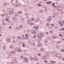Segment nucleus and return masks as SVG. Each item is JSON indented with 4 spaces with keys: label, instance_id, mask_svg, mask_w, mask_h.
Returning a JSON list of instances; mask_svg holds the SVG:
<instances>
[{
    "label": "nucleus",
    "instance_id": "1",
    "mask_svg": "<svg viewBox=\"0 0 64 64\" xmlns=\"http://www.w3.org/2000/svg\"><path fill=\"white\" fill-rule=\"evenodd\" d=\"M18 2L17 0H12V3L13 5H16L17 4Z\"/></svg>",
    "mask_w": 64,
    "mask_h": 64
},
{
    "label": "nucleus",
    "instance_id": "2",
    "mask_svg": "<svg viewBox=\"0 0 64 64\" xmlns=\"http://www.w3.org/2000/svg\"><path fill=\"white\" fill-rule=\"evenodd\" d=\"M14 50L16 51H17L20 52H22V50L20 48H16L15 49H14Z\"/></svg>",
    "mask_w": 64,
    "mask_h": 64
},
{
    "label": "nucleus",
    "instance_id": "3",
    "mask_svg": "<svg viewBox=\"0 0 64 64\" xmlns=\"http://www.w3.org/2000/svg\"><path fill=\"white\" fill-rule=\"evenodd\" d=\"M9 9V10L10 11V14H11V15L13 14H14V11H13V10H11L12 9V8H10Z\"/></svg>",
    "mask_w": 64,
    "mask_h": 64
},
{
    "label": "nucleus",
    "instance_id": "4",
    "mask_svg": "<svg viewBox=\"0 0 64 64\" xmlns=\"http://www.w3.org/2000/svg\"><path fill=\"white\" fill-rule=\"evenodd\" d=\"M12 19L13 21H17V18L14 16L12 17Z\"/></svg>",
    "mask_w": 64,
    "mask_h": 64
},
{
    "label": "nucleus",
    "instance_id": "5",
    "mask_svg": "<svg viewBox=\"0 0 64 64\" xmlns=\"http://www.w3.org/2000/svg\"><path fill=\"white\" fill-rule=\"evenodd\" d=\"M24 61L25 62H26V63H27V62L29 61L28 59L27 58H24Z\"/></svg>",
    "mask_w": 64,
    "mask_h": 64
},
{
    "label": "nucleus",
    "instance_id": "6",
    "mask_svg": "<svg viewBox=\"0 0 64 64\" xmlns=\"http://www.w3.org/2000/svg\"><path fill=\"white\" fill-rule=\"evenodd\" d=\"M52 19V17H51L50 16L48 17V19L47 20V21H49V22H50L51 20V19Z\"/></svg>",
    "mask_w": 64,
    "mask_h": 64
},
{
    "label": "nucleus",
    "instance_id": "7",
    "mask_svg": "<svg viewBox=\"0 0 64 64\" xmlns=\"http://www.w3.org/2000/svg\"><path fill=\"white\" fill-rule=\"evenodd\" d=\"M39 21H40V19L39 18H38L35 20V22H39Z\"/></svg>",
    "mask_w": 64,
    "mask_h": 64
},
{
    "label": "nucleus",
    "instance_id": "8",
    "mask_svg": "<svg viewBox=\"0 0 64 64\" xmlns=\"http://www.w3.org/2000/svg\"><path fill=\"white\" fill-rule=\"evenodd\" d=\"M42 58L44 60H45L46 59V56H43L42 57Z\"/></svg>",
    "mask_w": 64,
    "mask_h": 64
},
{
    "label": "nucleus",
    "instance_id": "9",
    "mask_svg": "<svg viewBox=\"0 0 64 64\" xmlns=\"http://www.w3.org/2000/svg\"><path fill=\"white\" fill-rule=\"evenodd\" d=\"M34 59L36 61H38V57L37 56L34 57Z\"/></svg>",
    "mask_w": 64,
    "mask_h": 64
},
{
    "label": "nucleus",
    "instance_id": "10",
    "mask_svg": "<svg viewBox=\"0 0 64 64\" xmlns=\"http://www.w3.org/2000/svg\"><path fill=\"white\" fill-rule=\"evenodd\" d=\"M12 62L13 63H17V60H12Z\"/></svg>",
    "mask_w": 64,
    "mask_h": 64
},
{
    "label": "nucleus",
    "instance_id": "11",
    "mask_svg": "<svg viewBox=\"0 0 64 64\" xmlns=\"http://www.w3.org/2000/svg\"><path fill=\"white\" fill-rule=\"evenodd\" d=\"M10 52L12 54H15V53H16V52H15V51H10Z\"/></svg>",
    "mask_w": 64,
    "mask_h": 64
},
{
    "label": "nucleus",
    "instance_id": "12",
    "mask_svg": "<svg viewBox=\"0 0 64 64\" xmlns=\"http://www.w3.org/2000/svg\"><path fill=\"white\" fill-rule=\"evenodd\" d=\"M6 16L7 17H10V14H9L8 13H6Z\"/></svg>",
    "mask_w": 64,
    "mask_h": 64
},
{
    "label": "nucleus",
    "instance_id": "13",
    "mask_svg": "<svg viewBox=\"0 0 64 64\" xmlns=\"http://www.w3.org/2000/svg\"><path fill=\"white\" fill-rule=\"evenodd\" d=\"M50 62L52 64H55V63H56V62H55V61L52 60L50 61Z\"/></svg>",
    "mask_w": 64,
    "mask_h": 64
},
{
    "label": "nucleus",
    "instance_id": "14",
    "mask_svg": "<svg viewBox=\"0 0 64 64\" xmlns=\"http://www.w3.org/2000/svg\"><path fill=\"white\" fill-rule=\"evenodd\" d=\"M30 20L32 21L31 22H33L35 21V18H31Z\"/></svg>",
    "mask_w": 64,
    "mask_h": 64
},
{
    "label": "nucleus",
    "instance_id": "15",
    "mask_svg": "<svg viewBox=\"0 0 64 64\" xmlns=\"http://www.w3.org/2000/svg\"><path fill=\"white\" fill-rule=\"evenodd\" d=\"M7 4H8V3H7V2H5L4 3L3 5L4 6H6Z\"/></svg>",
    "mask_w": 64,
    "mask_h": 64
},
{
    "label": "nucleus",
    "instance_id": "16",
    "mask_svg": "<svg viewBox=\"0 0 64 64\" xmlns=\"http://www.w3.org/2000/svg\"><path fill=\"white\" fill-rule=\"evenodd\" d=\"M10 47L11 49H13L14 48V46L12 44H11L10 46Z\"/></svg>",
    "mask_w": 64,
    "mask_h": 64
},
{
    "label": "nucleus",
    "instance_id": "17",
    "mask_svg": "<svg viewBox=\"0 0 64 64\" xmlns=\"http://www.w3.org/2000/svg\"><path fill=\"white\" fill-rule=\"evenodd\" d=\"M6 40L8 42H10L11 41L10 39V38H7L6 39Z\"/></svg>",
    "mask_w": 64,
    "mask_h": 64
},
{
    "label": "nucleus",
    "instance_id": "18",
    "mask_svg": "<svg viewBox=\"0 0 64 64\" xmlns=\"http://www.w3.org/2000/svg\"><path fill=\"white\" fill-rule=\"evenodd\" d=\"M38 46L39 47H42V44L39 43L38 44Z\"/></svg>",
    "mask_w": 64,
    "mask_h": 64
},
{
    "label": "nucleus",
    "instance_id": "19",
    "mask_svg": "<svg viewBox=\"0 0 64 64\" xmlns=\"http://www.w3.org/2000/svg\"><path fill=\"white\" fill-rule=\"evenodd\" d=\"M37 32V31H34V30H33L32 31V33H33V34H36V33L35 32Z\"/></svg>",
    "mask_w": 64,
    "mask_h": 64
},
{
    "label": "nucleus",
    "instance_id": "20",
    "mask_svg": "<svg viewBox=\"0 0 64 64\" xmlns=\"http://www.w3.org/2000/svg\"><path fill=\"white\" fill-rule=\"evenodd\" d=\"M56 56L58 57H61V55L59 54H56Z\"/></svg>",
    "mask_w": 64,
    "mask_h": 64
},
{
    "label": "nucleus",
    "instance_id": "21",
    "mask_svg": "<svg viewBox=\"0 0 64 64\" xmlns=\"http://www.w3.org/2000/svg\"><path fill=\"white\" fill-rule=\"evenodd\" d=\"M40 36H44V34H43L42 33H40Z\"/></svg>",
    "mask_w": 64,
    "mask_h": 64
},
{
    "label": "nucleus",
    "instance_id": "22",
    "mask_svg": "<svg viewBox=\"0 0 64 64\" xmlns=\"http://www.w3.org/2000/svg\"><path fill=\"white\" fill-rule=\"evenodd\" d=\"M46 54H50L51 53V52H46Z\"/></svg>",
    "mask_w": 64,
    "mask_h": 64
},
{
    "label": "nucleus",
    "instance_id": "23",
    "mask_svg": "<svg viewBox=\"0 0 64 64\" xmlns=\"http://www.w3.org/2000/svg\"><path fill=\"white\" fill-rule=\"evenodd\" d=\"M27 22L28 23H29V24L31 23L30 21V20H27Z\"/></svg>",
    "mask_w": 64,
    "mask_h": 64
},
{
    "label": "nucleus",
    "instance_id": "24",
    "mask_svg": "<svg viewBox=\"0 0 64 64\" xmlns=\"http://www.w3.org/2000/svg\"><path fill=\"white\" fill-rule=\"evenodd\" d=\"M64 22H62L60 24V26H63V24H64Z\"/></svg>",
    "mask_w": 64,
    "mask_h": 64
},
{
    "label": "nucleus",
    "instance_id": "25",
    "mask_svg": "<svg viewBox=\"0 0 64 64\" xmlns=\"http://www.w3.org/2000/svg\"><path fill=\"white\" fill-rule=\"evenodd\" d=\"M58 9L59 10H62V8L61 7H58Z\"/></svg>",
    "mask_w": 64,
    "mask_h": 64
},
{
    "label": "nucleus",
    "instance_id": "26",
    "mask_svg": "<svg viewBox=\"0 0 64 64\" xmlns=\"http://www.w3.org/2000/svg\"><path fill=\"white\" fill-rule=\"evenodd\" d=\"M18 14H22V12L21 11H19L18 12Z\"/></svg>",
    "mask_w": 64,
    "mask_h": 64
},
{
    "label": "nucleus",
    "instance_id": "27",
    "mask_svg": "<svg viewBox=\"0 0 64 64\" xmlns=\"http://www.w3.org/2000/svg\"><path fill=\"white\" fill-rule=\"evenodd\" d=\"M43 22H39V24H43Z\"/></svg>",
    "mask_w": 64,
    "mask_h": 64
},
{
    "label": "nucleus",
    "instance_id": "28",
    "mask_svg": "<svg viewBox=\"0 0 64 64\" xmlns=\"http://www.w3.org/2000/svg\"><path fill=\"white\" fill-rule=\"evenodd\" d=\"M40 13H43V12H44V11H43V10H42L40 11Z\"/></svg>",
    "mask_w": 64,
    "mask_h": 64
},
{
    "label": "nucleus",
    "instance_id": "29",
    "mask_svg": "<svg viewBox=\"0 0 64 64\" xmlns=\"http://www.w3.org/2000/svg\"><path fill=\"white\" fill-rule=\"evenodd\" d=\"M52 11H53L55 12V11H56V9H55V8H53L52 9Z\"/></svg>",
    "mask_w": 64,
    "mask_h": 64
},
{
    "label": "nucleus",
    "instance_id": "30",
    "mask_svg": "<svg viewBox=\"0 0 64 64\" xmlns=\"http://www.w3.org/2000/svg\"><path fill=\"white\" fill-rule=\"evenodd\" d=\"M30 59L31 60H33V58L32 57H30Z\"/></svg>",
    "mask_w": 64,
    "mask_h": 64
},
{
    "label": "nucleus",
    "instance_id": "31",
    "mask_svg": "<svg viewBox=\"0 0 64 64\" xmlns=\"http://www.w3.org/2000/svg\"><path fill=\"white\" fill-rule=\"evenodd\" d=\"M30 25H34V23H30Z\"/></svg>",
    "mask_w": 64,
    "mask_h": 64
},
{
    "label": "nucleus",
    "instance_id": "32",
    "mask_svg": "<svg viewBox=\"0 0 64 64\" xmlns=\"http://www.w3.org/2000/svg\"><path fill=\"white\" fill-rule=\"evenodd\" d=\"M17 6H18V7L20 6V4H18Z\"/></svg>",
    "mask_w": 64,
    "mask_h": 64
},
{
    "label": "nucleus",
    "instance_id": "33",
    "mask_svg": "<svg viewBox=\"0 0 64 64\" xmlns=\"http://www.w3.org/2000/svg\"><path fill=\"white\" fill-rule=\"evenodd\" d=\"M6 48V47L5 46H4L3 48L4 50H5V48Z\"/></svg>",
    "mask_w": 64,
    "mask_h": 64
},
{
    "label": "nucleus",
    "instance_id": "34",
    "mask_svg": "<svg viewBox=\"0 0 64 64\" xmlns=\"http://www.w3.org/2000/svg\"><path fill=\"white\" fill-rule=\"evenodd\" d=\"M25 46V44H22V47H24Z\"/></svg>",
    "mask_w": 64,
    "mask_h": 64
},
{
    "label": "nucleus",
    "instance_id": "35",
    "mask_svg": "<svg viewBox=\"0 0 64 64\" xmlns=\"http://www.w3.org/2000/svg\"><path fill=\"white\" fill-rule=\"evenodd\" d=\"M6 20L7 21H9V19L6 18Z\"/></svg>",
    "mask_w": 64,
    "mask_h": 64
},
{
    "label": "nucleus",
    "instance_id": "36",
    "mask_svg": "<svg viewBox=\"0 0 64 64\" xmlns=\"http://www.w3.org/2000/svg\"><path fill=\"white\" fill-rule=\"evenodd\" d=\"M23 0L25 2H27V0Z\"/></svg>",
    "mask_w": 64,
    "mask_h": 64
},
{
    "label": "nucleus",
    "instance_id": "37",
    "mask_svg": "<svg viewBox=\"0 0 64 64\" xmlns=\"http://www.w3.org/2000/svg\"><path fill=\"white\" fill-rule=\"evenodd\" d=\"M61 52H64V49H62L61 50Z\"/></svg>",
    "mask_w": 64,
    "mask_h": 64
},
{
    "label": "nucleus",
    "instance_id": "38",
    "mask_svg": "<svg viewBox=\"0 0 64 64\" xmlns=\"http://www.w3.org/2000/svg\"><path fill=\"white\" fill-rule=\"evenodd\" d=\"M51 26H55V25H54V24H51Z\"/></svg>",
    "mask_w": 64,
    "mask_h": 64
},
{
    "label": "nucleus",
    "instance_id": "39",
    "mask_svg": "<svg viewBox=\"0 0 64 64\" xmlns=\"http://www.w3.org/2000/svg\"><path fill=\"white\" fill-rule=\"evenodd\" d=\"M46 35H48L49 34V32H46Z\"/></svg>",
    "mask_w": 64,
    "mask_h": 64
},
{
    "label": "nucleus",
    "instance_id": "40",
    "mask_svg": "<svg viewBox=\"0 0 64 64\" xmlns=\"http://www.w3.org/2000/svg\"><path fill=\"white\" fill-rule=\"evenodd\" d=\"M52 2H50V1H49L48 2V3H49V4H51V3Z\"/></svg>",
    "mask_w": 64,
    "mask_h": 64
},
{
    "label": "nucleus",
    "instance_id": "41",
    "mask_svg": "<svg viewBox=\"0 0 64 64\" xmlns=\"http://www.w3.org/2000/svg\"><path fill=\"white\" fill-rule=\"evenodd\" d=\"M26 37H28V35H27V34H26Z\"/></svg>",
    "mask_w": 64,
    "mask_h": 64
},
{
    "label": "nucleus",
    "instance_id": "42",
    "mask_svg": "<svg viewBox=\"0 0 64 64\" xmlns=\"http://www.w3.org/2000/svg\"><path fill=\"white\" fill-rule=\"evenodd\" d=\"M61 21H60L58 23V24H61Z\"/></svg>",
    "mask_w": 64,
    "mask_h": 64
},
{
    "label": "nucleus",
    "instance_id": "43",
    "mask_svg": "<svg viewBox=\"0 0 64 64\" xmlns=\"http://www.w3.org/2000/svg\"><path fill=\"white\" fill-rule=\"evenodd\" d=\"M54 5H55V4L54 3H52V6H54Z\"/></svg>",
    "mask_w": 64,
    "mask_h": 64
},
{
    "label": "nucleus",
    "instance_id": "44",
    "mask_svg": "<svg viewBox=\"0 0 64 64\" xmlns=\"http://www.w3.org/2000/svg\"><path fill=\"white\" fill-rule=\"evenodd\" d=\"M22 27H23L22 25H21L20 27V28H22Z\"/></svg>",
    "mask_w": 64,
    "mask_h": 64
},
{
    "label": "nucleus",
    "instance_id": "45",
    "mask_svg": "<svg viewBox=\"0 0 64 64\" xmlns=\"http://www.w3.org/2000/svg\"><path fill=\"white\" fill-rule=\"evenodd\" d=\"M21 20L22 21H24V18H22L21 19Z\"/></svg>",
    "mask_w": 64,
    "mask_h": 64
},
{
    "label": "nucleus",
    "instance_id": "46",
    "mask_svg": "<svg viewBox=\"0 0 64 64\" xmlns=\"http://www.w3.org/2000/svg\"><path fill=\"white\" fill-rule=\"evenodd\" d=\"M38 6H41V5L40 4H38Z\"/></svg>",
    "mask_w": 64,
    "mask_h": 64
},
{
    "label": "nucleus",
    "instance_id": "47",
    "mask_svg": "<svg viewBox=\"0 0 64 64\" xmlns=\"http://www.w3.org/2000/svg\"><path fill=\"white\" fill-rule=\"evenodd\" d=\"M38 55L39 56H41V54H38Z\"/></svg>",
    "mask_w": 64,
    "mask_h": 64
},
{
    "label": "nucleus",
    "instance_id": "48",
    "mask_svg": "<svg viewBox=\"0 0 64 64\" xmlns=\"http://www.w3.org/2000/svg\"><path fill=\"white\" fill-rule=\"evenodd\" d=\"M23 57H24L23 56H21V58H22V59H23Z\"/></svg>",
    "mask_w": 64,
    "mask_h": 64
},
{
    "label": "nucleus",
    "instance_id": "49",
    "mask_svg": "<svg viewBox=\"0 0 64 64\" xmlns=\"http://www.w3.org/2000/svg\"><path fill=\"white\" fill-rule=\"evenodd\" d=\"M48 62V61H47V60L44 61V62H45V63H47V62Z\"/></svg>",
    "mask_w": 64,
    "mask_h": 64
},
{
    "label": "nucleus",
    "instance_id": "50",
    "mask_svg": "<svg viewBox=\"0 0 64 64\" xmlns=\"http://www.w3.org/2000/svg\"><path fill=\"white\" fill-rule=\"evenodd\" d=\"M60 42H61V41H60V42H57V43H60Z\"/></svg>",
    "mask_w": 64,
    "mask_h": 64
},
{
    "label": "nucleus",
    "instance_id": "51",
    "mask_svg": "<svg viewBox=\"0 0 64 64\" xmlns=\"http://www.w3.org/2000/svg\"><path fill=\"white\" fill-rule=\"evenodd\" d=\"M62 36V34H60L59 35V36Z\"/></svg>",
    "mask_w": 64,
    "mask_h": 64
},
{
    "label": "nucleus",
    "instance_id": "52",
    "mask_svg": "<svg viewBox=\"0 0 64 64\" xmlns=\"http://www.w3.org/2000/svg\"><path fill=\"white\" fill-rule=\"evenodd\" d=\"M3 11L4 12H6V10H3Z\"/></svg>",
    "mask_w": 64,
    "mask_h": 64
},
{
    "label": "nucleus",
    "instance_id": "53",
    "mask_svg": "<svg viewBox=\"0 0 64 64\" xmlns=\"http://www.w3.org/2000/svg\"><path fill=\"white\" fill-rule=\"evenodd\" d=\"M16 28L17 29H19V28L18 27H16Z\"/></svg>",
    "mask_w": 64,
    "mask_h": 64
},
{
    "label": "nucleus",
    "instance_id": "54",
    "mask_svg": "<svg viewBox=\"0 0 64 64\" xmlns=\"http://www.w3.org/2000/svg\"><path fill=\"white\" fill-rule=\"evenodd\" d=\"M62 31H64V28H62Z\"/></svg>",
    "mask_w": 64,
    "mask_h": 64
},
{
    "label": "nucleus",
    "instance_id": "55",
    "mask_svg": "<svg viewBox=\"0 0 64 64\" xmlns=\"http://www.w3.org/2000/svg\"><path fill=\"white\" fill-rule=\"evenodd\" d=\"M36 36H34V38H36Z\"/></svg>",
    "mask_w": 64,
    "mask_h": 64
},
{
    "label": "nucleus",
    "instance_id": "56",
    "mask_svg": "<svg viewBox=\"0 0 64 64\" xmlns=\"http://www.w3.org/2000/svg\"><path fill=\"white\" fill-rule=\"evenodd\" d=\"M62 14H64V12H62Z\"/></svg>",
    "mask_w": 64,
    "mask_h": 64
},
{
    "label": "nucleus",
    "instance_id": "57",
    "mask_svg": "<svg viewBox=\"0 0 64 64\" xmlns=\"http://www.w3.org/2000/svg\"><path fill=\"white\" fill-rule=\"evenodd\" d=\"M1 29H2V27L1 26H0V30H1Z\"/></svg>",
    "mask_w": 64,
    "mask_h": 64
},
{
    "label": "nucleus",
    "instance_id": "58",
    "mask_svg": "<svg viewBox=\"0 0 64 64\" xmlns=\"http://www.w3.org/2000/svg\"><path fill=\"white\" fill-rule=\"evenodd\" d=\"M42 50H42V51H44V50H45L44 49H42Z\"/></svg>",
    "mask_w": 64,
    "mask_h": 64
},
{
    "label": "nucleus",
    "instance_id": "59",
    "mask_svg": "<svg viewBox=\"0 0 64 64\" xmlns=\"http://www.w3.org/2000/svg\"><path fill=\"white\" fill-rule=\"evenodd\" d=\"M52 31L51 30L50 31V33H52Z\"/></svg>",
    "mask_w": 64,
    "mask_h": 64
},
{
    "label": "nucleus",
    "instance_id": "60",
    "mask_svg": "<svg viewBox=\"0 0 64 64\" xmlns=\"http://www.w3.org/2000/svg\"><path fill=\"white\" fill-rule=\"evenodd\" d=\"M25 39H27L28 40V38H25Z\"/></svg>",
    "mask_w": 64,
    "mask_h": 64
},
{
    "label": "nucleus",
    "instance_id": "61",
    "mask_svg": "<svg viewBox=\"0 0 64 64\" xmlns=\"http://www.w3.org/2000/svg\"><path fill=\"white\" fill-rule=\"evenodd\" d=\"M15 7H18L17 5H16L14 6Z\"/></svg>",
    "mask_w": 64,
    "mask_h": 64
},
{
    "label": "nucleus",
    "instance_id": "62",
    "mask_svg": "<svg viewBox=\"0 0 64 64\" xmlns=\"http://www.w3.org/2000/svg\"><path fill=\"white\" fill-rule=\"evenodd\" d=\"M35 45V43H34L33 44V45Z\"/></svg>",
    "mask_w": 64,
    "mask_h": 64
},
{
    "label": "nucleus",
    "instance_id": "63",
    "mask_svg": "<svg viewBox=\"0 0 64 64\" xmlns=\"http://www.w3.org/2000/svg\"><path fill=\"white\" fill-rule=\"evenodd\" d=\"M34 28H36H36H36V27H35V26H34Z\"/></svg>",
    "mask_w": 64,
    "mask_h": 64
},
{
    "label": "nucleus",
    "instance_id": "64",
    "mask_svg": "<svg viewBox=\"0 0 64 64\" xmlns=\"http://www.w3.org/2000/svg\"><path fill=\"white\" fill-rule=\"evenodd\" d=\"M10 64H13V63L12 62V63L10 62Z\"/></svg>",
    "mask_w": 64,
    "mask_h": 64
}]
</instances>
